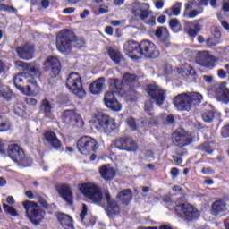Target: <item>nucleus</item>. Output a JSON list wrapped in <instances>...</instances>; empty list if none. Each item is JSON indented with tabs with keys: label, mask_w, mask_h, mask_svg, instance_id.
<instances>
[{
	"label": "nucleus",
	"mask_w": 229,
	"mask_h": 229,
	"mask_svg": "<svg viewBox=\"0 0 229 229\" xmlns=\"http://www.w3.org/2000/svg\"><path fill=\"white\" fill-rule=\"evenodd\" d=\"M200 149L205 153H208V155H212V153H214V150L212 149V148H210V145H208V143L203 144L200 147Z\"/></svg>",
	"instance_id": "nucleus-46"
},
{
	"label": "nucleus",
	"mask_w": 229,
	"mask_h": 229,
	"mask_svg": "<svg viewBox=\"0 0 229 229\" xmlns=\"http://www.w3.org/2000/svg\"><path fill=\"white\" fill-rule=\"evenodd\" d=\"M25 103H27V105H30L31 106H35V105H37L38 101H37V99H35L31 97H27V98H25Z\"/></svg>",
	"instance_id": "nucleus-51"
},
{
	"label": "nucleus",
	"mask_w": 229,
	"mask_h": 229,
	"mask_svg": "<svg viewBox=\"0 0 229 229\" xmlns=\"http://www.w3.org/2000/svg\"><path fill=\"white\" fill-rule=\"evenodd\" d=\"M87 212H88L87 205L83 204L82 211L81 212V215H80L81 223H83V221L85 220V216H87Z\"/></svg>",
	"instance_id": "nucleus-50"
},
{
	"label": "nucleus",
	"mask_w": 229,
	"mask_h": 229,
	"mask_svg": "<svg viewBox=\"0 0 229 229\" xmlns=\"http://www.w3.org/2000/svg\"><path fill=\"white\" fill-rule=\"evenodd\" d=\"M173 160L176 162V164L178 165H180V164L183 163V159H182V157H178V156H173L172 157Z\"/></svg>",
	"instance_id": "nucleus-60"
},
{
	"label": "nucleus",
	"mask_w": 229,
	"mask_h": 229,
	"mask_svg": "<svg viewBox=\"0 0 229 229\" xmlns=\"http://www.w3.org/2000/svg\"><path fill=\"white\" fill-rule=\"evenodd\" d=\"M165 124H174V116L173 114H169L166 118H165Z\"/></svg>",
	"instance_id": "nucleus-54"
},
{
	"label": "nucleus",
	"mask_w": 229,
	"mask_h": 229,
	"mask_svg": "<svg viewBox=\"0 0 229 229\" xmlns=\"http://www.w3.org/2000/svg\"><path fill=\"white\" fill-rule=\"evenodd\" d=\"M202 173L204 174H214V169H212L211 167L203 168Z\"/></svg>",
	"instance_id": "nucleus-58"
},
{
	"label": "nucleus",
	"mask_w": 229,
	"mask_h": 229,
	"mask_svg": "<svg viewBox=\"0 0 229 229\" xmlns=\"http://www.w3.org/2000/svg\"><path fill=\"white\" fill-rule=\"evenodd\" d=\"M156 8L157 10H162V8H164V1L162 0H158L156 2Z\"/></svg>",
	"instance_id": "nucleus-62"
},
{
	"label": "nucleus",
	"mask_w": 229,
	"mask_h": 229,
	"mask_svg": "<svg viewBox=\"0 0 229 229\" xmlns=\"http://www.w3.org/2000/svg\"><path fill=\"white\" fill-rule=\"evenodd\" d=\"M135 85H137V76L135 74L125 73L123 80L112 79L110 81V90L106 93L104 98V103L107 108L113 110V112H121L123 106L115 98V93L121 94L130 98L131 101H133V98L137 96L135 91Z\"/></svg>",
	"instance_id": "nucleus-1"
},
{
	"label": "nucleus",
	"mask_w": 229,
	"mask_h": 229,
	"mask_svg": "<svg viewBox=\"0 0 229 229\" xmlns=\"http://www.w3.org/2000/svg\"><path fill=\"white\" fill-rule=\"evenodd\" d=\"M3 209L5 214L12 216V217H17V216H19L17 209L6 203L3 204Z\"/></svg>",
	"instance_id": "nucleus-40"
},
{
	"label": "nucleus",
	"mask_w": 229,
	"mask_h": 229,
	"mask_svg": "<svg viewBox=\"0 0 229 229\" xmlns=\"http://www.w3.org/2000/svg\"><path fill=\"white\" fill-rule=\"evenodd\" d=\"M73 34L68 30H63L57 34L56 47L60 53H68L72 47Z\"/></svg>",
	"instance_id": "nucleus-9"
},
{
	"label": "nucleus",
	"mask_w": 229,
	"mask_h": 229,
	"mask_svg": "<svg viewBox=\"0 0 229 229\" xmlns=\"http://www.w3.org/2000/svg\"><path fill=\"white\" fill-rule=\"evenodd\" d=\"M0 12H7L8 13H17V9L12 5L0 3Z\"/></svg>",
	"instance_id": "nucleus-42"
},
{
	"label": "nucleus",
	"mask_w": 229,
	"mask_h": 229,
	"mask_svg": "<svg viewBox=\"0 0 229 229\" xmlns=\"http://www.w3.org/2000/svg\"><path fill=\"white\" fill-rule=\"evenodd\" d=\"M57 219L64 229H74L72 217L69 216V215L59 214Z\"/></svg>",
	"instance_id": "nucleus-27"
},
{
	"label": "nucleus",
	"mask_w": 229,
	"mask_h": 229,
	"mask_svg": "<svg viewBox=\"0 0 229 229\" xmlns=\"http://www.w3.org/2000/svg\"><path fill=\"white\" fill-rule=\"evenodd\" d=\"M66 87L72 92L79 98V99H83L85 98L86 92L83 89V83L81 82V77L78 72H71L66 79Z\"/></svg>",
	"instance_id": "nucleus-6"
},
{
	"label": "nucleus",
	"mask_w": 229,
	"mask_h": 229,
	"mask_svg": "<svg viewBox=\"0 0 229 229\" xmlns=\"http://www.w3.org/2000/svg\"><path fill=\"white\" fill-rule=\"evenodd\" d=\"M147 92L148 96H150V98L156 101V105H157V106H162V105H164V101H165V96L160 87L149 84L147 87Z\"/></svg>",
	"instance_id": "nucleus-14"
},
{
	"label": "nucleus",
	"mask_w": 229,
	"mask_h": 229,
	"mask_svg": "<svg viewBox=\"0 0 229 229\" xmlns=\"http://www.w3.org/2000/svg\"><path fill=\"white\" fill-rule=\"evenodd\" d=\"M107 53L111 60H113L114 64H120L123 62V55H121V52H119V50L110 47L108 48Z\"/></svg>",
	"instance_id": "nucleus-33"
},
{
	"label": "nucleus",
	"mask_w": 229,
	"mask_h": 229,
	"mask_svg": "<svg viewBox=\"0 0 229 229\" xmlns=\"http://www.w3.org/2000/svg\"><path fill=\"white\" fill-rule=\"evenodd\" d=\"M114 148L120 151H137V143L130 137L119 138L114 141Z\"/></svg>",
	"instance_id": "nucleus-15"
},
{
	"label": "nucleus",
	"mask_w": 229,
	"mask_h": 229,
	"mask_svg": "<svg viewBox=\"0 0 229 229\" xmlns=\"http://www.w3.org/2000/svg\"><path fill=\"white\" fill-rule=\"evenodd\" d=\"M59 194L68 205H72L74 203V197L72 196V191L71 187L67 184H62L58 188Z\"/></svg>",
	"instance_id": "nucleus-21"
},
{
	"label": "nucleus",
	"mask_w": 229,
	"mask_h": 229,
	"mask_svg": "<svg viewBox=\"0 0 229 229\" xmlns=\"http://www.w3.org/2000/svg\"><path fill=\"white\" fill-rule=\"evenodd\" d=\"M148 10H149V4H138V8L132 10V13L141 21H146L149 17V11Z\"/></svg>",
	"instance_id": "nucleus-22"
},
{
	"label": "nucleus",
	"mask_w": 229,
	"mask_h": 229,
	"mask_svg": "<svg viewBox=\"0 0 229 229\" xmlns=\"http://www.w3.org/2000/svg\"><path fill=\"white\" fill-rule=\"evenodd\" d=\"M40 78V71L35 67H30L27 72L18 73L13 78L14 87L25 96H37V79Z\"/></svg>",
	"instance_id": "nucleus-2"
},
{
	"label": "nucleus",
	"mask_w": 229,
	"mask_h": 229,
	"mask_svg": "<svg viewBox=\"0 0 229 229\" xmlns=\"http://www.w3.org/2000/svg\"><path fill=\"white\" fill-rule=\"evenodd\" d=\"M187 97L189 98L190 106L191 107L194 105H199V103L203 101V96L199 93H196V92L187 93Z\"/></svg>",
	"instance_id": "nucleus-31"
},
{
	"label": "nucleus",
	"mask_w": 229,
	"mask_h": 229,
	"mask_svg": "<svg viewBox=\"0 0 229 229\" xmlns=\"http://www.w3.org/2000/svg\"><path fill=\"white\" fill-rule=\"evenodd\" d=\"M172 140L173 144L178 146V148H185V146L192 144V138H191V135L183 129L174 131L172 134Z\"/></svg>",
	"instance_id": "nucleus-13"
},
{
	"label": "nucleus",
	"mask_w": 229,
	"mask_h": 229,
	"mask_svg": "<svg viewBox=\"0 0 229 229\" xmlns=\"http://www.w3.org/2000/svg\"><path fill=\"white\" fill-rule=\"evenodd\" d=\"M0 98H4L5 101H12L13 98V92L8 86H0Z\"/></svg>",
	"instance_id": "nucleus-34"
},
{
	"label": "nucleus",
	"mask_w": 229,
	"mask_h": 229,
	"mask_svg": "<svg viewBox=\"0 0 229 229\" xmlns=\"http://www.w3.org/2000/svg\"><path fill=\"white\" fill-rule=\"evenodd\" d=\"M217 74L219 78H222V79L226 78V72H225V70L223 69L218 70Z\"/></svg>",
	"instance_id": "nucleus-61"
},
{
	"label": "nucleus",
	"mask_w": 229,
	"mask_h": 229,
	"mask_svg": "<svg viewBox=\"0 0 229 229\" xmlns=\"http://www.w3.org/2000/svg\"><path fill=\"white\" fill-rule=\"evenodd\" d=\"M221 135L224 139H227L229 137V125H225L222 128Z\"/></svg>",
	"instance_id": "nucleus-49"
},
{
	"label": "nucleus",
	"mask_w": 229,
	"mask_h": 229,
	"mask_svg": "<svg viewBox=\"0 0 229 229\" xmlns=\"http://www.w3.org/2000/svg\"><path fill=\"white\" fill-rule=\"evenodd\" d=\"M7 154L18 167H30L33 164L31 158L26 157L24 150L17 144L9 145Z\"/></svg>",
	"instance_id": "nucleus-4"
},
{
	"label": "nucleus",
	"mask_w": 229,
	"mask_h": 229,
	"mask_svg": "<svg viewBox=\"0 0 229 229\" xmlns=\"http://www.w3.org/2000/svg\"><path fill=\"white\" fill-rule=\"evenodd\" d=\"M75 11H76V8H74V7H68V8H65L63 11V13H65V14L74 13Z\"/></svg>",
	"instance_id": "nucleus-57"
},
{
	"label": "nucleus",
	"mask_w": 229,
	"mask_h": 229,
	"mask_svg": "<svg viewBox=\"0 0 229 229\" xmlns=\"http://www.w3.org/2000/svg\"><path fill=\"white\" fill-rule=\"evenodd\" d=\"M14 114L19 117H22L24 115V106L19 104L14 106Z\"/></svg>",
	"instance_id": "nucleus-43"
},
{
	"label": "nucleus",
	"mask_w": 229,
	"mask_h": 229,
	"mask_svg": "<svg viewBox=\"0 0 229 229\" xmlns=\"http://www.w3.org/2000/svg\"><path fill=\"white\" fill-rule=\"evenodd\" d=\"M18 56L22 60H31L35 55V47L30 44H25L16 48Z\"/></svg>",
	"instance_id": "nucleus-19"
},
{
	"label": "nucleus",
	"mask_w": 229,
	"mask_h": 229,
	"mask_svg": "<svg viewBox=\"0 0 229 229\" xmlns=\"http://www.w3.org/2000/svg\"><path fill=\"white\" fill-rule=\"evenodd\" d=\"M40 110L43 112V114H51L53 111V105L51 102H49V100L45 98L41 101Z\"/></svg>",
	"instance_id": "nucleus-38"
},
{
	"label": "nucleus",
	"mask_w": 229,
	"mask_h": 229,
	"mask_svg": "<svg viewBox=\"0 0 229 229\" xmlns=\"http://www.w3.org/2000/svg\"><path fill=\"white\" fill-rule=\"evenodd\" d=\"M100 174L104 180L106 182L114 180L115 178V170L110 166V165H106L100 168Z\"/></svg>",
	"instance_id": "nucleus-25"
},
{
	"label": "nucleus",
	"mask_w": 229,
	"mask_h": 229,
	"mask_svg": "<svg viewBox=\"0 0 229 229\" xmlns=\"http://www.w3.org/2000/svg\"><path fill=\"white\" fill-rule=\"evenodd\" d=\"M139 55L145 56V58H158L160 51L157 49V46L152 41L143 40L140 43Z\"/></svg>",
	"instance_id": "nucleus-12"
},
{
	"label": "nucleus",
	"mask_w": 229,
	"mask_h": 229,
	"mask_svg": "<svg viewBox=\"0 0 229 229\" xmlns=\"http://www.w3.org/2000/svg\"><path fill=\"white\" fill-rule=\"evenodd\" d=\"M97 130L99 131H103V133H106L110 135L113 133L114 130H117V123L115 120L108 116V114H105L103 113H98L97 114Z\"/></svg>",
	"instance_id": "nucleus-7"
},
{
	"label": "nucleus",
	"mask_w": 229,
	"mask_h": 229,
	"mask_svg": "<svg viewBox=\"0 0 229 229\" xmlns=\"http://www.w3.org/2000/svg\"><path fill=\"white\" fill-rule=\"evenodd\" d=\"M216 62H217V59H216V57L213 55H209L203 60L202 65L207 69H214V67H216Z\"/></svg>",
	"instance_id": "nucleus-37"
},
{
	"label": "nucleus",
	"mask_w": 229,
	"mask_h": 229,
	"mask_svg": "<svg viewBox=\"0 0 229 229\" xmlns=\"http://www.w3.org/2000/svg\"><path fill=\"white\" fill-rule=\"evenodd\" d=\"M60 60L56 56H49L44 63V70L51 71L50 78L48 79L49 85H55L56 83V76L60 74Z\"/></svg>",
	"instance_id": "nucleus-10"
},
{
	"label": "nucleus",
	"mask_w": 229,
	"mask_h": 229,
	"mask_svg": "<svg viewBox=\"0 0 229 229\" xmlns=\"http://www.w3.org/2000/svg\"><path fill=\"white\" fill-rule=\"evenodd\" d=\"M50 2L49 0H42L41 1V6L42 8H49Z\"/></svg>",
	"instance_id": "nucleus-63"
},
{
	"label": "nucleus",
	"mask_w": 229,
	"mask_h": 229,
	"mask_svg": "<svg viewBox=\"0 0 229 229\" xmlns=\"http://www.w3.org/2000/svg\"><path fill=\"white\" fill-rule=\"evenodd\" d=\"M81 194L89 198L93 203H100L103 199V193L101 188L92 183H83L79 186Z\"/></svg>",
	"instance_id": "nucleus-8"
},
{
	"label": "nucleus",
	"mask_w": 229,
	"mask_h": 229,
	"mask_svg": "<svg viewBox=\"0 0 229 229\" xmlns=\"http://www.w3.org/2000/svg\"><path fill=\"white\" fill-rule=\"evenodd\" d=\"M177 201H181V203H177L174 207V210L181 219H184L185 221H194L199 217V211L196 209L192 205L188 203H183L185 201V196H182L177 199Z\"/></svg>",
	"instance_id": "nucleus-3"
},
{
	"label": "nucleus",
	"mask_w": 229,
	"mask_h": 229,
	"mask_svg": "<svg viewBox=\"0 0 229 229\" xmlns=\"http://www.w3.org/2000/svg\"><path fill=\"white\" fill-rule=\"evenodd\" d=\"M173 104L176 110L180 112H189L191 108L187 93H181L175 96L173 99Z\"/></svg>",
	"instance_id": "nucleus-16"
},
{
	"label": "nucleus",
	"mask_w": 229,
	"mask_h": 229,
	"mask_svg": "<svg viewBox=\"0 0 229 229\" xmlns=\"http://www.w3.org/2000/svg\"><path fill=\"white\" fill-rule=\"evenodd\" d=\"M127 124L129 126V128H131V130L132 131H135V130H137V123H135V119L134 118H128L127 119Z\"/></svg>",
	"instance_id": "nucleus-45"
},
{
	"label": "nucleus",
	"mask_w": 229,
	"mask_h": 229,
	"mask_svg": "<svg viewBox=\"0 0 229 229\" xmlns=\"http://www.w3.org/2000/svg\"><path fill=\"white\" fill-rule=\"evenodd\" d=\"M103 87H105V78L100 77L89 85V90L91 94L99 95L103 92Z\"/></svg>",
	"instance_id": "nucleus-24"
},
{
	"label": "nucleus",
	"mask_w": 229,
	"mask_h": 229,
	"mask_svg": "<svg viewBox=\"0 0 229 229\" xmlns=\"http://www.w3.org/2000/svg\"><path fill=\"white\" fill-rule=\"evenodd\" d=\"M226 211V203L224 200H216L212 204L211 214L213 216H219Z\"/></svg>",
	"instance_id": "nucleus-28"
},
{
	"label": "nucleus",
	"mask_w": 229,
	"mask_h": 229,
	"mask_svg": "<svg viewBox=\"0 0 229 229\" xmlns=\"http://www.w3.org/2000/svg\"><path fill=\"white\" fill-rule=\"evenodd\" d=\"M178 174H180L178 168L174 167L171 169V175L173 176V178L178 177Z\"/></svg>",
	"instance_id": "nucleus-56"
},
{
	"label": "nucleus",
	"mask_w": 229,
	"mask_h": 229,
	"mask_svg": "<svg viewBox=\"0 0 229 229\" xmlns=\"http://www.w3.org/2000/svg\"><path fill=\"white\" fill-rule=\"evenodd\" d=\"M104 199L107 203V208L106 209L107 216L109 217H114V216H117V214L119 213V205L117 204V201L112 199L108 191H104Z\"/></svg>",
	"instance_id": "nucleus-17"
},
{
	"label": "nucleus",
	"mask_w": 229,
	"mask_h": 229,
	"mask_svg": "<svg viewBox=\"0 0 229 229\" xmlns=\"http://www.w3.org/2000/svg\"><path fill=\"white\" fill-rule=\"evenodd\" d=\"M118 199L122 201L123 205H129L130 201L133 199V196L131 195V190H123L117 195Z\"/></svg>",
	"instance_id": "nucleus-30"
},
{
	"label": "nucleus",
	"mask_w": 229,
	"mask_h": 229,
	"mask_svg": "<svg viewBox=\"0 0 229 229\" xmlns=\"http://www.w3.org/2000/svg\"><path fill=\"white\" fill-rule=\"evenodd\" d=\"M222 10L225 13L229 12V0H223V2H222Z\"/></svg>",
	"instance_id": "nucleus-52"
},
{
	"label": "nucleus",
	"mask_w": 229,
	"mask_h": 229,
	"mask_svg": "<svg viewBox=\"0 0 229 229\" xmlns=\"http://www.w3.org/2000/svg\"><path fill=\"white\" fill-rule=\"evenodd\" d=\"M77 148L81 155H90L98 149V141L89 136L81 137L77 141Z\"/></svg>",
	"instance_id": "nucleus-11"
},
{
	"label": "nucleus",
	"mask_w": 229,
	"mask_h": 229,
	"mask_svg": "<svg viewBox=\"0 0 229 229\" xmlns=\"http://www.w3.org/2000/svg\"><path fill=\"white\" fill-rule=\"evenodd\" d=\"M215 118L216 113H214V111H205L202 114V120L204 121V123H212Z\"/></svg>",
	"instance_id": "nucleus-41"
},
{
	"label": "nucleus",
	"mask_w": 229,
	"mask_h": 229,
	"mask_svg": "<svg viewBox=\"0 0 229 229\" xmlns=\"http://www.w3.org/2000/svg\"><path fill=\"white\" fill-rule=\"evenodd\" d=\"M44 139L47 140V143L54 148V149H60L62 148V142L56 137V133L51 131H47L44 133Z\"/></svg>",
	"instance_id": "nucleus-20"
},
{
	"label": "nucleus",
	"mask_w": 229,
	"mask_h": 229,
	"mask_svg": "<svg viewBox=\"0 0 229 229\" xmlns=\"http://www.w3.org/2000/svg\"><path fill=\"white\" fill-rule=\"evenodd\" d=\"M155 36L157 38H161V42L165 47H169V30L167 27H158L156 30Z\"/></svg>",
	"instance_id": "nucleus-23"
},
{
	"label": "nucleus",
	"mask_w": 229,
	"mask_h": 229,
	"mask_svg": "<svg viewBox=\"0 0 229 229\" xmlns=\"http://www.w3.org/2000/svg\"><path fill=\"white\" fill-rule=\"evenodd\" d=\"M185 31L189 37H197L198 33L201 31V25L195 21L188 24V29Z\"/></svg>",
	"instance_id": "nucleus-29"
},
{
	"label": "nucleus",
	"mask_w": 229,
	"mask_h": 229,
	"mask_svg": "<svg viewBox=\"0 0 229 229\" xmlns=\"http://www.w3.org/2000/svg\"><path fill=\"white\" fill-rule=\"evenodd\" d=\"M66 112H69L71 115V121L72 123H73V124H75V126H77V128H83L84 123L80 114L74 111H66Z\"/></svg>",
	"instance_id": "nucleus-32"
},
{
	"label": "nucleus",
	"mask_w": 229,
	"mask_h": 229,
	"mask_svg": "<svg viewBox=\"0 0 229 229\" xmlns=\"http://www.w3.org/2000/svg\"><path fill=\"white\" fill-rule=\"evenodd\" d=\"M180 12H182V3L178 2L174 4L171 9L165 10V13L169 17H173V15L178 17V15H180Z\"/></svg>",
	"instance_id": "nucleus-35"
},
{
	"label": "nucleus",
	"mask_w": 229,
	"mask_h": 229,
	"mask_svg": "<svg viewBox=\"0 0 229 229\" xmlns=\"http://www.w3.org/2000/svg\"><path fill=\"white\" fill-rule=\"evenodd\" d=\"M206 43H207V46H208L209 47H214L217 46V44H219V41H217V39L214 38H209L207 39Z\"/></svg>",
	"instance_id": "nucleus-47"
},
{
	"label": "nucleus",
	"mask_w": 229,
	"mask_h": 229,
	"mask_svg": "<svg viewBox=\"0 0 229 229\" xmlns=\"http://www.w3.org/2000/svg\"><path fill=\"white\" fill-rule=\"evenodd\" d=\"M158 121H160V119L158 117L151 118V120L148 122V124L150 126H157L158 125Z\"/></svg>",
	"instance_id": "nucleus-55"
},
{
	"label": "nucleus",
	"mask_w": 229,
	"mask_h": 229,
	"mask_svg": "<svg viewBox=\"0 0 229 229\" xmlns=\"http://www.w3.org/2000/svg\"><path fill=\"white\" fill-rule=\"evenodd\" d=\"M169 26L171 30H174L178 26H180V22L178 21V19H172L169 21Z\"/></svg>",
	"instance_id": "nucleus-48"
},
{
	"label": "nucleus",
	"mask_w": 229,
	"mask_h": 229,
	"mask_svg": "<svg viewBox=\"0 0 229 229\" xmlns=\"http://www.w3.org/2000/svg\"><path fill=\"white\" fill-rule=\"evenodd\" d=\"M23 208L30 223L33 225H40V223H42L46 212L40 209L36 202L31 200L24 201Z\"/></svg>",
	"instance_id": "nucleus-5"
},
{
	"label": "nucleus",
	"mask_w": 229,
	"mask_h": 229,
	"mask_svg": "<svg viewBox=\"0 0 229 229\" xmlns=\"http://www.w3.org/2000/svg\"><path fill=\"white\" fill-rule=\"evenodd\" d=\"M153 110V102L151 100H148L145 102V112L148 114L151 117H153V113H151Z\"/></svg>",
	"instance_id": "nucleus-44"
},
{
	"label": "nucleus",
	"mask_w": 229,
	"mask_h": 229,
	"mask_svg": "<svg viewBox=\"0 0 229 229\" xmlns=\"http://www.w3.org/2000/svg\"><path fill=\"white\" fill-rule=\"evenodd\" d=\"M191 8H192L191 4H185V12L183 13V17H185V19H195V17L199 15V11L198 10H192L191 12L188 13V10H191Z\"/></svg>",
	"instance_id": "nucleus-36"
},
{
	"label": "nucleus",
	"mask_w": 229,
	"mask_h": 229,
	"mask_svg": "<svg viewBox=\"0 0 229 229\" xmlns=\"http://www.w3.org/2000/svg\"><path fill=\"white\" fill-rule=\"evenodd\" d=\"M38 201L41 205V207H43V208H48L47 201L44 198L39 197L38 199Z\"/></svg>",
	"instance_id": "nucleus-53"
},
{
	"label": "nucleus",
	"mask_w": 229,
	"mask_h": 229,
	"mask_svg": "<svg viewBox=\"0 0 229 229\" xmlns=\"http://www.w3.org/2000/svg\"><path fill=\"white\" fill-rule=\"evenodd\" d=\"M215 96L217 101L228 105L229 103V89L226 88V83H222L216 87Z\"/></svg>",
	"instance_id": "nucleus-18"
},
{
	"label": "nucleus",
	"mask_w": 229,
	"mask_h": 229,
	"mask_svg": "<svg viewBox=\"0 0 229 229\" xmlns=\"http://www.w3.org/2000/svg\"><path fill=\"white\" fill-rule=\"evenodd\" d=\"M140 50V43H137L136 41H129L123 46V51L126 55H139V51Z\"/></svg>",
	"instance_id": "nucleus-26"
},
{
	"label": "nucleus",
	"mask_w": 229,
	"mask_h": 229,
	"mask_svg": "<svg viewBox=\"0 0 229 229\" xmlns=\"http://www.w3.org/2000/svg\"><path fill=\"white\" fill-rule=\"evenodd\" d=\"M165 21H166V18L165 15H160L157 18V22H159V24H165Z\"/></svg>",
	"instance_id": "nucleus-64"
},
{
	"label": "nucleus",
	"mask_w": 229,
	"mask_h": 229,
	"mask_svg": "<svg viewBox=\"0 0 229 229\" xmlns=\"http://www.w3.org/2000/svg\"><path fill=\"white\" fill-rule=\"evenodd\" d=\"M146 24H148L149 26H155V24H157V21L155 20L154 16H151L148 21H145Z\"/></svg>",
	"instance_id": "nucleus-59"
},
{
	"label": "nucleus",
	"mask_w": 229,
	"mask_h": 229,
	"mask_svg": "<svg viewBox=\"0 0 229 229\" xmlns=\"http://www.w3.org/2000/svg\"><path fill=\"white\" fill-rule=\"evenodd\" d=\"M12 128V123L8 118L0 115V132L8 131Z\"/></svg>",
	"instance_id": "nucleus-39"
}]
</instances>
